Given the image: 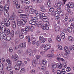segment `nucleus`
Returning <instances> with one entry per match:
<instances>
[{
    "label": "nucleus",
    "mask_w": 74,
    "mask_h": 74,
    "mask_svg": "<svg viewBox=\"0 0 74 74\" xmlns=\"http://www.w3.org/2000/svg\"><path fill=\"white\" fill-rule=\"evenodd\" d=\"M7 38V36L5 34L1 33L0 34V39L1 40H2L4 39V40H5Z\"/></svg>",
    "instance_id": "obj_1"
},
{
    "label": "nucleus",
    "mask_w": 74,
    "mask_h": 74,
    "mask_svg": "<svg viewBox=\"0 0 74 74\" xmlns=\"http://www.w3.org/2000/svg\"><path fill=\"white\" fill-rule=\"evenodd\" d=\"M70 3H69L68 4H66L65 6V9L68 12H70V9H69V8H71L70 7V5H69Z\"/></svg>",
    "instance_id": "obj_2"
},
{
    "label": "nucleus",
    "mask_w": 74,
    "mask_h": 74,
    "mask_svg": "<svg viewBox=\"0 0 74 74\" xmlns=\"http://www.w3.org/2000/svg\"><path fill=\"white\" fill-rule=\"evenodd\" d=\"M25 53H29V55L31 56H32L33 55V51H32V50L30 49H28L26 50Z\"/></svg>",
    "instance_id": "obj_3"
},
{
    "label": "nucleus",
    "mask_w": 74,
    "mask_h": 74,
    "mask_svg": "<svg viewBox=\"0 0 74 74\" xmlns=\"http://www.w3.org/2000/svg\"><path fill=\"white\" fill-rule=\"evenodd\" d=\"M5 22V25L7 26H8L10 25V23L8 20V19L7 18L4 19Z\"/></svg>",
    "instance_id": "obj_4"
},
{
    "label": "nucleus",
    "mask_w": 74,
    "mask_h": 74,
    "mask_svg": "<svg viewBox=\"0 0 74 74\" xmlns=\"http://www.w3.org/2000/svg\"><path fill=\"white\" fill-rule=\"evenodd\" d=\"M5 22V25L7 26H8L10 25V23L8 20V19L7 18L4 19Z\"/></svg>",
    "instance_id": "obj_5"
},
{
    "label": "nucleus",
    "mask_w": 74,
    "mask_h": 74,
    "mask_svg": "<svg viewBox=\"0 0 74 74\" xmlns=\"http://www.w3.org/2000/svg\"><path fill=\"white\" fill-rule=\"evenodd\" d=\"M26 46V43L24 42L23 43H21L19 44V47L20 48H25Z\"/></svg>",
    "instance_id": "obj_6"
},
{
    "label": "nucleus",
    "mask_w": 74,
    "mask_h": 74,
    "mask_svg": "<svg viewBox=\"0 0 74 74\" xmlns=\"http://www.w3.org/2000/svg\"><path fill=\"white\" fill-rule=\"evenodd\" d=\"M51 44H47L45 47L44 49H45V51H47L48 49H50V48H51Z\"/></svg>",
    "instance_id": "obj_7"
},
{
    "label": "nucleus",
    "mask_w": 74,
    "mask_h": 74,
    "mask_svg": "<svg viewBox=\"0 0 74 74\" xmlns=\"http://www.w3.org/2000/svg\"><path fill=\"white\" fill-rule=\"evenodd\" d=\"M6 31V29H5V27H1V26H0V33L2 32V33H5Z\"/></svg>",
    "instance_id": "obj_8"
},
{
    "label": "nucleus",
    "mask_w": 74,
    "mask_h": 74,
    "mask_svg": "<svg viewBox=\"0 0 74 74\" xmlns=\"http://www.w3.org/2000/svg\"><path fill=\"white\" fill-rule=\"evenodd\" d=\"M11 58L12 59H14V60L15 61H16L17 59H18L19 57L18 56V55H17L15 54L14 56H11Z\"/></svg>",
    "instance_id": "obj_9"
},
{
    "label": "nucleus",
    "mask_w": 74,
    "mask_h": 74,
    "mask_svg": "<svg viewBox=\"0 0 74 74\" xmlns=\"http://www.w3.org/2000/svg\"><path fill=\"white\" fill-rule=\"evenodd\" d=\"M62 2H59L57 4H55L54 5V7L56 8H57L58 7H60L62 6Z\"/></svg>",
    "instance_id": "obj_10"
},
{
    "label": "nucleus",
    "mask_w": 74,
    "mask_h": 74,
    "mask_svg": "<svg viewBox=\"0 0 74 74\" xmlns=\"http://www.w3.org/2000/svg\"><path fill=\"white\" fill-rule=\"evenodd\" d=\"M42 28L43 30H48L49 29V27L45 24H44L42 27Z\"/></svg>",
    "instance_id": "obj_11"
},
{
    "label": "nucleus",
    "mask_w": 74,
    "mask_h": 74,
    "mask_svg": "<svg viewBox=\"0 0 74 74\" xmlns=\"http://www.w3.org/2000/svg\"><path fill=\"white\" fill-rule=\"evenodd\" d=\"M27 20L26 19H22L21 20V23L23 25H25L26 24V22H27Z\"/></svg>",
    "instance_id": "obj_12"
},
{
    "label": "nucleus",
    "mask_w": 74,
    "mask_h": 74,
    "mask_svg": "<svg viewBox=\"0 0 74 74\" xmlns=\"http://www.w3.org/2000/svg\"><path fill=\"white\" fill-rule=\"evenodd\" d=\"M41 14L39 13H37L36 14V16L38 19H40L42 18H41Z\"/></svg>",
    "instance_id": "obj_13"
},
{
    "label": "nucleus",
    "mask_w": 74,
    "mask_h": 74,
    "mask_svg": "<svg viewBox=\"0 0 74 74\" xmlns=\"http://www.w3.org/2000/svg\"><path fill=\"white\" fill-rule=\"evenodd\" d=\"M42 20L44 22H47L49 21V19L47 18V17H43V18H42Z\"/></svg>",
    "instance_id": "obj_14"
},
{
    "label": "nucleus",
    "mask_w": 74,
    "mask_h": 74,
    "mask_svg": "<svg viewBox=\"0 0 74 74\" xmlns=\"http://www.w3.org/2000/svg\"><path fill=\"white\" fill-rule=\"evenodd\" d=\"M32 41V44L33 45H35L36 43V39L35 38L32 37L31 38Z\"/></svg>",
    "instance_id": "obj_15"
},
{
    "label": "nucleus",
    "mask_w": 74,
    "mask_h": 74,
    "mask_svg": "<svg viewBox=\"0 0 74 74\" xmlns=\"http://www.w3.org/2000/svg\"><path fill=\"white\" fill-rule=\"evenodd\" d=\"M57 67H58L59 69H63V66H62V64L61 63H58L57 64Z\"/></svg>",
    "instance_id": "obj_16"
},
{
    "label": "nucleus",
    "mask_w": 74,
    "mask_h": 74,
    "mask_svg": "<svg viewBox=\"0 0 74 74\" xmlns=\"http://www.w3.org/2000/svg\"><path fill=\"white\" fill-rule=\"evenodd\" d=\"M29 24L30 25H34L36 26V22L34 20H31L29 21Z\"/></svg>",
    "instance_id": "obj_17"
},
{
    "label": "nucleus",
    "mask_w": 74,
    "mask_h": 74,
    "mask_svg": "<svg viewBox=\"0 0 74 74\" xmlns=\"http://www.w3.org/2000/svg\"><path fill=\"white\" fill-rule=\"evenodd\" d=\"M42 23V21H39L37 22H36L35 26H37L38 25H41Z\"/></svg>",
    "instance_id": "obj_18"
},
{
    "label": "nucleus",
    "mask_w": 74,
    "mask_h": 74,
    "mask_svg": "<svg viewBox=\"0 0 74 74\" xmlns=\"http://www.w3.org/2000/svg\"><path fill=\"white\" fill-rule=\"evenodd\" d=\"M15 69L16 70H18L20 69V66L18 65V64L15 65Z\"/></svg>",
    "instance_id": "obj_19"
},
{
    "label": "nucleus",
    "mask_w": 74,
    "mask_h": 74,
    "mask_svg": "<svg viewBox=\"0 0 74 74\" xmlns=\"http://www.w3.org/2000/svg\"><path fill=\"white\" fill-rule=\"evenodd\" d=\"M6 69L7 70L10 71V70H11L12 69V67L11 65H8Z\"/></svg>",
    "instance_id": "obj_20"
},
{
    "label": "nucleus",
    "mask_w": 74,
    "mask_h": 74,
    "mask_svg": "<svg viewBox=\"0 0 74 74\" xmlns=\"http://www.w3.org/2000/svg\"><path fill=\"white\" fill-rule=\"evenodd\" d=\"M25 30L27 32H29L30 31V27L29 26H26V27Z\"/></svg>",
    "instance_id": "obj_21"
},
{
    "label": "nucleus",
    "mask_w": 74,
    "mask_h": 74,
    "mask_svg": "<svg viewBox=\"0 0 74 74\" xmlns=\"http://www.w3.org/2000/svg\"><path fill=\"white\" fill-rule=\"evenodd\" d=\"M51 67L52 69H55L56 68V65L55 64H53L51 66Z\"/></svg>",
    "instance_id": "obj_22"
},
{
    "label": "nucleus",
    "mask_w": 74,
    "mask_h": 74,
    "mask_svg": "<svg viewBox=\"0 0 74 74\" xmlns=\"http://www.w3.org/2000/svg\"><path fill=\"white\" fill-rule=\"evenodd\" d=\"M40 8H41V9H42V10H40V11H42V12H45V11H46V10L45 9H44V8L43 6H40Z\"/></svg>",
    "instance_id": "obj_23"
},
{
    "label": "nucleus",
    "mask_w": 74,
    "mask_h": 74,
    "mask_svg": "<svg viewBox=\"0 0 74 74\" xmlns=\"http://www.w3.org/2000/svg\"><path fill=\"white\" fill-rule=\"evenodd\" d=\"M56 38L57 41L60 42L61 41V38H60V36H58Z\"/></svg>",
    "instance_id": "obj_24"
},
{
    "label": "nucleus",
    "mask_w": 74,
    "mask_h": 74,
    "mask_svg": "<svg viewBox=\"0 0 74 74\" xmlns=\"http://www.w3.org/2000/svg\"><path fill=\"white\" fill-rule=\"evenodd\" d=\"M6 62L8 63V64L10 65V64H12V62L11 60L8 59L6 60Z\"/></svg>",
    "instance_id": "obj_25"
},
{
    "label": "nucleus",
    "mask_w": 74,
    "mask_h": 74,
    "mask_svg": "<svg viewBox=\"0 0 74 74\" xmlns=\"http://www.w3.org/2000/svg\"><path fill=\"white\" fill-rule=\"evenodd\" d=\"M61 36L62 39H64V38H65V34H64V33L62 32L61 34Z\"/></svg>",
    "instance_id": "obj_26"
},
{
    "label": "nucleus",
    "mask_w": 74,
    "mask_h": 74,
    "mask_svg": "<svg viewBox=\"0 0 74 74\" xmlns=\"http://www.w3.org/2000/svg\"><path fill=\"white\" fill-rule=\"evenodd\" d=\"M32 64L34 67H36L37 65V63H36V61L34 60L32 61Z\"/></svg>",
    "instance_id": "obj_27"
},
{
    "label": "nucleus",
    "mask_w": 74,
    "mask_h": 74,
    "mask_svg": "<svg viewBox=\"0 0 74 74\" xmlns=\"http://www.w3.org/2000/svg\"><path fill=\"white\" fill-rule=\"evenodd\" d=\"M18 4V1L17 0H15L13 2V4L14 5H16Z\"/></svg>",
    "instance_id": "obj_28"
},
{
    "label": "nucleus",
    "mask_w": 74,
    "mask_h": 74,
    "mask_svg": "<svg viewBox=\"0 0 74 74\" xmlns=\"http://www.w3.org/2000/svg\"><path fill=\"white\" fill-rule=\"evenodd\" d=\"M4 68V65L3 64H0V70H2Z\"/></svg>",
    "instance_id": "obj_29"
},
{
    "label": "nucleus",
    "mask_w": 74,
    "mask_h": 74,
    "mask_svg": "<svg viewBox=\"0 0 74 74\" xmlns=\"http://www.w3.org/2000/svg\"><path fill=\"white\" fill-rule=\"evenodd\" d=\"M38 18H37L34 17H33L31 18V20H33L34 21V22L36 21H37V20H38Z\"/></svg>",
    "instance_id": "obj_30"
},
{
    "label": "nucleus",
    "mask_w": 74,
    "mask_h": 74,
    "mask_svg": "<svg viewBox=\"0 0 74 74\" xmlns=\"http://www.w3.org/2000/svg\"><path fill=\"white\" fill-rule=\"evenodd\" d=\"M69 40L70 41H74V39H73V38L71 36H69L68 37Z\"/></svg>",
    "instance_id": "obj_31"
},
{
    "label": "nucleus",
    "mask_w": 74,
    "mask_h": 74,
    "mask_svg": "<svg viewBox=\"0 0 74 74\" xmlns=\"http://www.w3.org/2000/svg\"><path fill=\"white\" fill-rule=\"evenodd\" d=\"M47 57L50 59H52V58H53V55L51 54H48L47 55Z\"/></svg>",
    "instance_id": "obj_32"
},
{
    "label": "nucleus",
    "mask_w": 74,
    "mask_h": 74,
    "mask_svg": "<svg viewBox=\"0 0 74 74\" xmlns=\"http://www.w3.org/2000/svg\"><path fill=\"white\" fill-rule=\"evenodd\" d=\"M67 30L68 32L69 33H71L72 31V29H71V28L70 27H68L67 28Z\"/></svg>",
    "instance_id": "obj_33"
},
{
    "label": "nucleus",
    "mask_w": 74,
    "mask_h": 74,
    "mask_svg": "<svg viewBox=\"0 0 74 74\" xmlns=\"http://www.w3.org/2000/svg\"><path fill=\"white\" fill-rule=\"evenodd\" d=\"M40 57H41V56H40V55H37L36 56V57H34V59H36L37 60H38V59H40Z\"/></svg>",
    "instance_id": "obj_34"
},
{
    "label": "nucleus",
    "mask_w": 74,
    "mask_h": 74,
    "mask_svg": "<svg viewBox=\"0 0 74 74\" xmlns=\"http://www.w3.org/2000/svg\"><path fill=\"white\" fill-rule=\"evenodd\" d=\"M69 5H70L71 8H73V10H74V3H69Z\"/></svg>",
    "instance_id": "obj_35"
},
{
    "label": "nucleus",
    "mask_w": 74,
    "mask_h": 74,
    "mask_svg": "<svg viewBox=\"0 0 74 74\" xmlns=\"http://www.w3.org/2000/svg\"><path fill=\"white\" fill-rule=\"evenodd\" d=\"M64 11H61L59 13V15L61 16H62L64 15Z\"/></svg>",
    "instance_id": "obj_36"
},
{
    "label": "nucleus",
    "mask_w": 74,
    "mask_h": 74,
    "mask_svg": "<svg viewBox=\"0 0 74 74\" xmlns=\"http://www.w3.org/2000/svg\"><path fill=\"white\" fill-rule=\"evenodd\" d=\"M22 64V62L20 60H18L17 61V64H18V65L19 66H21V64Z\"/></svg>",
    "instance_id": "obj_37"
},
{
    "label": "nucleus",
    "mask_w": 74,
    "mask_h": 74,
    "mask_svg": "<svg viewBox=\"0 0 74 74\" xmlns=\"http://www.w3.org/2000/svg\"><path fill=\"white\" fill-rule=\"evenodd\" d=\"M21 32L22 34H26L27 32H26V31L23 29H22L21 30Z\"/></svg>",
    "instance_id": "obj_38"
},
{
    "label": "nucleus",
    "mask_w": 74,
    "mask_h": 74,
    "mask_svg": "<svg viewBox=\"0 0 74 74\" xmlns=\"http://www.w3.org/2000/svg\"><path fill=\"white\" fill-rule=\"evenodd\" d=\"M47 61H46V60H42V64L43 65H45V64H47Z\"/></svg>",
    "instance_id": "obj_39"
},
{
    "label": "nucleus",
    "mask_w": 74,
    "mask_h": 74,
    "mask_svg": "<svg viewBox=\"0 0 74 74\" xmlns=\"http://www.w3.org/2000/svg\"><path fill=\"white\" fill-rule=\"evenodd\" d=\"M46 41V39L45 38H43L42 39L40 40L41 43H44Z\"/></svg>",
    "instance_id": "obj_40"
},
{
    "label": "nucleus",
    "mask_w": 74,
    "mask_h": 74,
    "mask_svg": "<svg viewBox=\"0 0 74 74\" xmlns=\"http://www.w3.org/2000/svg\"><path fill=\"white\" fill-rule=\"evenodd\" d=\"M60 29V27L59 26H57L55 28V30H56V32H58V31H59Z\"/></svg>",
    "instance_id": "obj_41"
},
{
    "label": "nucleus",
    "mask_w": 74,
    "mask_h": 74,
    "mask_svg": "<svg viewBox=\"0 0 74 74\" xmlns=\"http://www.w3.org/2000/svg\"><path fill=\"white\" fill-rule=\"evenodd\" d=\"M49 11L51 12H54V8H51L49 9Z\"/></svg>",
    "instance_id": "obj_42"
},
{
    "label": "nucleus",
    "mask_w": 74,
    "mask_h": 74,
    "mask_svg": "<svg viewBox=\"0 0 74 74\" xmlns=\"http://www.w3.org/2000/svg\"><path fill=\"white\" fill-rule=\"evenodd\" d=\"M6 40L7 41H10L11 40L10 36H7L6 38Z\"/></svg>",
    "instance_id": "obj_43"
},
{
    "label": "nucleus",
    "mask_w": 74,
    "mask_h": 74,
    "mask_svg": "<svg viewBox=\"0 0 74 74\" xmlns=\"http://www.w3.org/2000/svg\"><path fill=\"white\" fill-rule=\"evenodd\" d=\"M10 34L11 35V36L12 37H14V31H11L10 32Z\"/></svg>",
    "instance_id": "obj_44"
},
{
    "label": "nucleus",
    "mask_w": 74,
    "mask_h": 74,
    "mask_svg": "<svg viewBox=\"0 0 74 74\" xmlns=\"http://www.w3.org/2000/svg\"><path fill=\"white\" fill-rule=\"evenodd\" d=\"M28 6H27L25 7V11L26 12H28V11H29V9H28Z\"/></svg>",
    "instance_id": "obj_45"
},
{
    "label": "nucleus",
    "mask_w": 74,
    "mask_h": 74,
    "mask_svg": "<svg viewBox=\"0 0 74 74\" xmlns=\"http://www.w3.org/2000/svg\"><path fill=\"white\" fill-rule=\"evenodd\" d=\"M64 49L65 51L66 52H67V51H69V49L67 47V46H65L64 47Z\"/></svg>",
    "instance_id": "obj_46"
},
{
    "label": "nucleus",
    "mask_w": 74,
    "mask_h": 74,
    "mask_svg": "<svg viewBox=\"0 0 74 74\" xmlns=\"http://www.w3.org/2000/svg\"><path fill=\"white\" fill-rule=\"evenodd\" d=\"M6 33L7 35H9L10 34V31L9 29H8L6 30Z\"/></svg>",
    "instance_id": "obj_47"
},
{
    "label": "nucleus",
    "mask_w": 74,
    "mask_h": 74,
    "mask_svg": "<svg viewBox=\"0 0 74 74\" xmlns=\"http://www.w3.org/2000/svg\"><path fill=\"white\" fill-rule=\"evenodd\" d=\"M70 70H71V69L70 67H68L66 69V71H70Z\"/></svg>",
    "instance_id": "obj_48"
},
{
    "label": "nucleus",
    "mask_w": 74,
    "mask_h": 74,
    "mask_svg": "<svg viewBox=\"0 0 74 74\" xmlns=\"http://www.w3.org/2000/svg\"><path fill=\"white\" fill-rule=\"evenodd\" d=\"M4 15L6 17L8 16V11H6V12L5 13H4Z\"/></svg>",
    "instance_id": "obj_49"
},
{
    "label": "nucleus",
    "mask_w": 74,
    "mask_h": 74,
    "mask_svg": "<svg viewBox=\"0 0 74 74\" xmlns=\"http://www.w3.org/2000/svg\"><path fill=\"white\" fill-rule=\"evenodd\" d=\"M41 70L45 71V69H46L47 68L45 66H42L41 67Z\"/></svg>",
    "instance_id": "obj_50"
},
{
    "label": "nucleus",
    "mask_w": 74,
    "mask_h": 74,
    "mask_svg": "<svg viewBox=\"0 0 74 74\" xmlns=\"http://www.w3.org/2000/svg\"><path fill=\"white\" fill-rule=\"evenodd\" d=\"M47 5L49 7H51V5H52V4H51V3L50 2H47Z\"/></svg>",
    "instance_id": "obj_51"
},
{
    "label": "nucleus",
    "mask_w": 74,
    "mask_h": 74,
    "mask_svg": "<svg viewBox=\"0 0 74 74\" xmlns=\"http://www.w3.org/2000/svg\"><path fill=\"white\" fill-rule=\"evenodd\" d=\"M16 5V8L17 9H19V8H20V7H21V5H19L17 4Z\"/></svg>",
    "instance_id": "obj_52"
},
{
    "label": "nucleus",
    "mask_w": 74,
    "mask_h": 74,
    "mask_svg": "<svg viewBox=\"0 0 74 74\" xmlns=\"http://www.w3.org/2000/svg\"><path fill=\"white\" fill-rule=\"evenodd\" d=\"M68 15H69V14H66V17L64 19L65 21H66L67 20V19H68V17L67 16H68Z\"/></svg>",
    "instance_id": "obj_53"
},
{
    "label": "nucleus",
    "mask_w": 74,
    "mask_h": 74,
    "mask_svg": "<svg viewBox=\"0 0 74 74\" xmlns=\"http://www.w3.org/2000/svg\"><path fill=\"white\" fill-rule=\"evenodd\" d=\"M29 14H34L33 10H31L29 12Z\"/></svg>",
    "instance_id": "obj_54"
},
{
    "label": "nucleus",
    "mask_w": 74,
    "mask_h": 74,
    "mask_svg": "<svg viewBox=\"0 0 74 74\" xmlns=\"http://www.w3.org/2000/svg\"><path fill=\"white\" fill-rule=\"evenodd\" d=\"M58 48L59 49H60V50H62L63 49V48H62V46L61 45H58Z\"/></svg>",
    "instance_id": "obj_55"
},
{
    "label": "nucleus",
    "mask_w": 74,
    "mask_h": 74,
    "mask_svg": "<svg viewBox=\"0 0 74 74\" xmlns=\"http://www.w3.org/2000/svg\"><path fill=\"white\" fill-rule=\"evenodd\" d=\"M62 73V74H64L66 73V71L64 69H62L61 70V73Z\"/></svg>",
    "instance_id": "obj_56"
},
{
    "label": "nucleus",
    "mask_w": 74,
    "mask_h": 74,
    "mask_svg": "<svg viewBox=\"0 0 74 74\" xmlns=\"http://www.w3.org/2000/svg\"><path fill=\"white\" fill-rule=\"evenodd\" d=\"M45 16V14L44 13H42V14H41V18L42 19V18H43L44 17H45L46 16Z\"/></svg>",
    "instance_id": "obj_57"
},
{
    "label": "nucleus",
    "mask_w": 74,
    "mask_h": 74,
    "mask_svg": "<svg viewBox=\"0 0 74 74\" xmlns=\"http://www.w3.org/2000/svg\"><path fill=\"white\" fill-rule=\"evenodd\" d=\"M19 37L20 38L22 39L24 38V36L23 35H19Z\"/></svg>",
    "instance_id": "obj_58"
},
{
    "label": "nucleus",
    "mask_w": 74,
    "mask_h": 74,
    "mask_svg": "<svg viewBox=\"0 0 74 74\" xmlns=\"http://www.w3.org/2000/svg\"><path fill=\"white\" fill-rule=\"evenodd\" d=\"M3 10H4V7L1 5H0V11H3Z\"/></svg>",
    "instance_id": "obj_59"
},
{
    "label": "nucleus",
    "mask_w": 74,
    "mask_h": 74,
    "mask_svg": "<svg viewBox=\"0 0 74 74\" xmlns=\"http://www.w3.org/2000/svg\"><path fill=\"white\" fill-rule=\"evenodd\" d=\"M59 15V13H58L57 12H56L54 13V16H57Z\"/></svg>",
    "instance_id": "obj_60"
},
{
    "label": "nucleus",
    "mask_w": 74,
    "mask_h": 74,
    "mask_svg": "<svg viewBox=\"0 0 74 74\" xmlns=\"http://www.w3.org/2000/svg\"><path fill=\"white\" fill-rule=\"evenodd\" d=\"M21 21H17V25L18 26H21Z\"/></svg>",
    "instance_id": "obj_61"
},
{
    "label": "nucleus",
    "mask_w": 74,
    "mask_h": 74,
    "mask_svg": "<svg viewBox=\"0 0 74 74\" xmlns=\"http://www.w3.org/2000/svg\"><path fill=\"white\" fill-rule=\"evenodd\" d=\"M21 73H23L25 72V69L24 68H22L20 71Z\"/></svg>",
    "instance_id": "obj_62"
},
{
    "label": "nucleus",
    "mask_w": 74,
    "mask_h": 74,
    "mask_svg": "<svg viewBox=\"0 0 74 74\" xmlns=\"http://www.w3.org/2000/svg\"><path fill=\"white\" fill-rule=\"evenodd\" d=\"M57 73L58 74H62V72L61 71L58 70L57 71Z\"/></svg>",
    "instance_id": "obj_63"
},
{
    "label": "nucleus",
    "mask_w": 74,
    "mask_h": 74,
    "mask_svg": "<svg viewBox=\"0 0 74 74\" xmlns=\"http://www.w3.org/2000/svg\"><path fill=\"white\" fill-rule=\"evenodd\" d=\"M12 16L13 18H15L16 17V14H15V13H13L12 15Z\"/></svg>",
    "instance_id": "obj_64"
}]
</instances>
